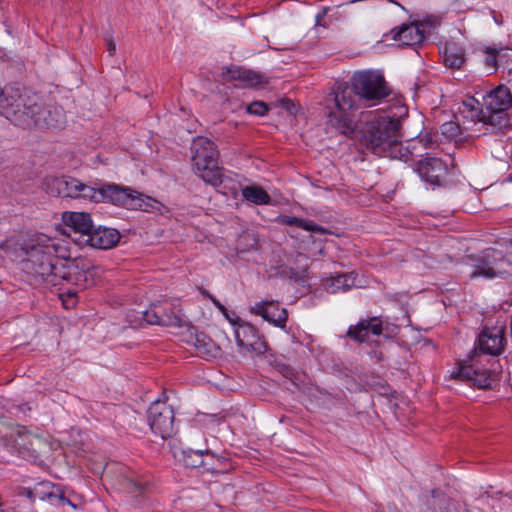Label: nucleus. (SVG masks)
I'll return each instance as SVG.
<instances>
[{"instance_id": "nucleus-13", "label": "nucleus", "mask_w": 512, "mask_h": 512, "mask_svg": "<svg viewBox=\"0 0 512 512\" xmlns=\"http://www.w3.org/2000/svg\"><path fill=\"white\" fill-rule=\"evenodd\" d=\"M225 81H239L241 87L260 88L268 84V78L254 70L239 66H230L223 70Z\"/></svg>"}, {"instance_id": "nucleus-12", "label": "nucleus", "mask_w": 512, "mask_h": 512, "mask_svg": "<svg viewBox=\"0 0 512 512\" xmlns=\"http://www.w3.org/2000/svg\"><path fill=\"white\" fill-rule=\"evenodd\" d=\"M31 126L60 128L66 122L64 110L59 106H49L43 108L36 102V107L31 111Z\"/></svg>"}, {"instance_id": "nucleus-39", "label": "nucleus", "mask_w": 512, "mask_h": 512, "mask_svg": "<svg viewBox=\"0 0 512 512\" xmlns=\"http://www.w3.org/2000/svg\"><path fill=\"white\" fill-rule=\"evenodd\" d=\"M106 48L110 55H114L116 52V43L113 40L112 36L106 37Z\"/></svg>"}, {"instance_id": "nucleus-24", "label": "nucleus", "mask_w": 512, "mask_h": 512, "mask_svg": "<svg viewBox=\"0 0 512 512\" xmlns=\"http://www.w3.org/2000/svg\"><path fill=\"white\" fill-rule=\"evenodd\" d=\"M356 275L354 273L349 274H337L335 276H329L323 280V287L329 293L345 292L352 287H358L356 284Z\"/></svg>"}, {"instance_id": "nucleus-37", "label": "nucleus", "mask_w": 512, "mask_h": 512, "mask_svg": "<svg viewBox=\"0 0 512 512\" xmlns=\"http://www.w3.org/2000/svg\"><path fill=\"white\" fill-rule=\"evenodd\" d=\"M416 143L422 144L423 147L431 148L435 145L436 141L432 134L426 133L420 136Z\"/></svg>"}, {"instance_id": "nucleus-21", "label": "nucleus", "mask_w": 512, "mask_h": 512, "mask_svg": "<svg viewBox=\"0 0 512 512\" xmlns=\"http://www.w3.org/2000/svg\"><path fill=\"white\" fill-rule=\"evenodd\" d=\"M28 496L33 501H56L60 505H70L73 508L76 507L71 503L70 500L64 497V494L60 487H57L48 481L40 482L37 485H35V487L29 491Z\"/></svg>"}, {"instance_id": "nucleus-7", "label": "nucleus", "mask_w": 512, "mask_h": 512, "mask_svg": "<svg viewBox=\"0 0 512 512\" xmlns=\"http://www.w3.org/2000/svg\"><path fill=\"white\" fill-rule=\"evenodd\" d=\"M511 106L510 90L506 86L500 85L484 97L480 121L494 127H502L507 122L506 111Z\"/></svg>"}, {"instance_id": "nucleus-15", "label": "nucleus", "mask_w": 512, "mask_h": 512, "mask_svg": "<svg viewBox=\"0 0 512 512\" xmlns=\"http://www.w3.org/2000/svg\"><path fill=\"white\" fill-rule=\"evenodd\" d=\"M62 221L70 229L69 235L81 245L93 226L90 214L86 212L66 211L62 214Z\"/></svg>"}, {"instance_id": "nucleus-28", "label": "nucleus", "mask_w": 512, "mask_h": 512, "mask_svg": "<svg viewBox=\"0 0 512 512\" xmlns=\"http://www.w3.org/2000/svg\"><path fill=\"white\" fill-rule=\"evenodd\" d=\"M382 154L393 159L407 161L411 152L409 147H404L400 142V132L398 131L395 135V142L391 143V145H389Z\"/></svg>"}, {"instance_id": "nucleus-2", "label": "nucleus", "mask_w": 512, "mask_h": 512, "mask_svg": "<svg viewBox=\"0 0 512 512\" xmlns=\"http://www.w3.org/2000/svg\"><path fill=\"white\" fill-rule=\"evenodd\" d=\"M6 257L12 261L22 260L26 269L34 274H49L51 266L44 263V257H51L57 251L53 238L45 234H35L28 239L10 237L0 245Z\"/></svg>"}, {"instance_id": "nucleus-19", "label": "nucleus", "mask_w": 512, "mask_h": 512, "mask_svg": "<svg viewBox=\"0 0 512 512\" xmlns=\"http://www.w3.org/2000/svg\"><path fill=\"white\" fill-rule=\"evenodd\" d=\"M420 177L431 185H440L441 179L446 173V165L436 157H425L417 165Z\"/></svg>"}, {"instance_id": "nucleus-26", "label": "nucleus", "mask_w": 512, "mask_h": 512, "mask_svg": "<svg viewBox=\"0 0 512 512\" xmlns=\"http://www.w3.org/2000/svg\"><path fill=\"white\" fill-rule=\"evenodd\" d=\"M129 209H139L145 212L161 211L162 204L149 197L130 189V202L125 206Z\"/></svg>"}, {"instance_id": "nucleus-18", "label": "nucleus", "mask_w": 512, "mask_h": 512, "mask_svg": "<svg viewBox=\"0 0 512 512\" xmlns=\"http://www.w3.org/2000/svg\"><path fill=\"white\" fill-rule=\"evenodd\" d=\"M120 240V234L117 230L105 227L91 228L83 244L97 249H111Z\"/></svg>"}, {"instance_id": "nucleus-32", "label": "nucleus", "mask_w": 512, "mask_h": 512, "mask_svg": "<svg viewBox=\"0 0 512 512\" xmlns=\"http://www.w3.org/2000/svg\"><path fill=\"white\" fill-rule=\"evenodd\" d=\"M442 134L445 135L447 138L454 140V141H460L462 139V130L459 125V123L454 121L445 122L441 126Z\"/></svg>"}, {"instance_id": "nucleus-5", "label": "nucleus", "mask_w": 512, "mask_h": 512, "mask_svg": "<svg viewBox=\"0 0 512 512\" xmlns=\"http://www.w3.org/2000/svg\"><path fill=\"white\" fill-rule=\"evenodd\" d=\"M36 107L35 96H30L18 85H8L0 93V112L15 125L31 127V111Z\"/></svg>"}, {"instance_id": "nucleus-3", "label": "nucleus", "mask_w": 512, "mask_h": 512, "mask_svg": "<svg viewBox=\"0 0 512 512\" xmlns=\"http://www.w3.org/2000/svg\"><path fill=\"white\" fill-rule=\"evenodd\" d=\"M57 251L51 254V257H44V263L51 266L49 274H38L48 283L57 286L64 283L84 287L87 277L83 269L77 262L69 258V253L63 241L53 238Z\"/></svg>"}, {"instance_id": "nucleus-34", "label": "nucleus", "mask_w": 512, "mask_h": 512, "mask_svg": "<svg viewBox=\"0 0 512 512\" xmlns=\"http://www.w3.org/2000/svg\"><path fill=\"white\" fill-rule=\"evenodd\" d=\"M246 111L250 114L263 116L268 111V107L262 101H255L246 107Z\"/></svg>"}, {"instance_id": "nucleus-6", "label": "nucleus", "mask_w": 512, "mask_h": 512, "mask_svg": "<svg viewBox=\"0 0 512 512\" xmlns=\"http://www.w3.org/2000/svg\"><path fill=\"white\" fill-rule=\"evenodd\" d=\"M400 131V122L389 117L377 118L365 126L362 142L370 150L382 154L395 142L396 132Z\"/></svg>"}, {"instance_id": "nucleus-36", "label": "nucleus", "mask_w": 512, "mask_h": 512, "mask_svg": "<svg viewBox=\"0 0 512 512\" xmlns=\"http://www.w3.org/2000/svg\"><path fill=\"white\" fill-rule=\"evenodd\" d=\"M498 57L501 64L508 65L510 62L512 63V49L511 48H503L498 51Z\"/></svg>"}, {"instance_id": "nucleus-9", "label": "nucleus", "mask_w": 512, "mask_h": 512, "mask_svg": "<svg viewBox=\"0 0 512 512\" xmlns=\"http://www.w3.org/2000/svg\"><path fill=\"white\" fill-rule=\"evenodd\" d=\"M43 186L48 194L55 197H69L89 201L92 192V186L67 176H47L44 179Z\"/></svg>"}, {"instance_id": "nucleus-23", "label": "nucleus", "mask_w": 512, "mask_h": 512, "mask_svg": "<svg viewBox=\"0 0 512 512\" xmlns=\"http://www.w3.org/2000/svg\"><path fill=\"white\" fill-rule=\"evenodd\" d=\"M382 334V322L378 318H371L360 321L356 326L350 327L348 336L359 342L370 340V336H379Z\"/></svg>"}, {"instance_id": "nucleus-20", "label": "nucleus", "mask_w": 512, "mask_h": 512, "mask_svg": "<svg viewBox=\"0 0 512 512\" xmlns=\"http://www.w3.org/2000/svg\"><path fill=\"white\" fill-rule=\"evenodd\" d=\"M251 312L281 328L285 327L288 317L286 309L280 308L279 305L273 301L258 302L251 307Z\"/></svg>"}, {"instance_id": "nucleus-31", "label": "nucleus", "mask_w": 512, "mask_h": 512, "mask_svg": "<svg viewBox=\"0 0 512 512\" xmlns=\"http://www.w3.org/2000/svg\"><path fill=\"white\" fill-rule=\"evenodd\" d=\"M243 197L257 205L267 204L270 201V196L261 187L249 186L242 190Z\"/></svg>"}, {"instance_id": "nucleus-27", "label": "nucleus", "mask_w": 512, "mask_h": 512, "mask_svg": "<svg viewBox=\"0 0 512 512\" xmlns=\"http://www.w3.org/2000/svg\"><path fill=\"white\" fill-rule=\"evenodd\" d=\"M453 375L460 379L472 380L479 388H487L491 384L490 376L487 372H477L470 366H461L453 372Z\"/></svg>"}, {"instance_id": "nucleus-33", "label": "nucleus", "mask_w": 512, "mask_h": 512, "mask_svg": "<svg viewBox=\"0 0 512 512\" xmlns=\"http://www.w3.org/2000/svg\"><path fill=\"white\" fill-rule=\"evenodd\" d=\"M119 481L120 484L131 494L141 493L143 490V484L138 482L132 476L123 475Z\"/></svg>"}, {"instance_id": "nucleus-30", "label": "nucleus", "mask_w": 512, "mask_h": 512, "mask_svg": "<svg viewBox=\"0 0 512 512\" xmlns=\"http://www.w3.org/2000/svg\"><path fill=\"white\" fill-rule=\"evenodd\" d=\"M464 52L454 45H447L444 52V62L450 68H460L464 63Z\"/></svg>"}, {"instance_id": "nucleus-17", "label": "nucleus", "mask_w": 512, "mask_h": 512, "mask_svg": "<svg viewBox=\"0 0 512 512\" xmlns=\"http://www.w3.org/2000/svg\"><path fill=\"white\" fill-rule=\"evenodd\" d=\"M419 23L402 24L387 35L398 47L415 46L422 43L424 32Z\"/></svg>"}, {"instance_id": "nucleus-35", "label": "nucleus", "mask_w": 512, "mask_h": 512, "mask_svg": "<svg viewBox=\"0 0 512 512\" xmlns=\"http://www.w3.org/2000/svg\"><path fill=\"white\" fill-rule=\"evenodd\" d=\"M499 61L498 51L494 52L491 50H487V56L485 58V66L489 71H495L497 68V64Z\"/></svg>"}, {"instance_id": "nucleus-38", "label": "nucleus", "mask_w": 512, "mask_h": 512, "mask_svg": "<svg viewBox=\"0 0 512 512\" xmlns=\"http://www.w3.org/2000/svg\"><path fill=\"white\" fill-rule=\"evenodd\" d=\"M207 461L208 463L213 464L215 467H217V470H215L214 472H224V470L221 468L222 463L225 461L224 458L214 455L213 460L208 459Z\"/></svg>"}, {"instance_id": "nucleus-1", "label": "nucleus", "mask_w": 512, "mask_h": 512, "mask_svg": "<svg viewBox=\"0 0 512 512\" xmlns=\"http://www.w3.org/2000/svg\"><path fill=\"white\" fill-rule=\"evenodd\" d=\"M351 84L352 88L338 86L326 103L327 125L342 134L353 131L359 98L379 101L389 94L383 75L377 71H357Z\"/></svg>"}, {"instance_id": "nucleus-4", "label": "nucleus", "mask_w": 512, "mask_h": 512, "mask_svg": "<svg viewBox=\"0 0 512 512\" xmlns=\"http://www.w3.org/2000/svg\"><path fill=\"white\" fill-rule=\"evenodd\" d=\"M192 164L195 173L207 184L217 187L222 183L223 169L218 165L219 153L215 144L205 137L193 140Z\"/></svg>"}, {"instance_id": "nucleus-16", "label": "nucleus", "mask_w": 512, "mask_h": 512, "mask_svg": "<svg viewBox=\"0 0 512 512\" xmlns=\"http://www.w3.org/2000/svg\"><path fill=\"white\" fill-rule=\"evenodd\" d=\"M504 345V326L497 325L482 331L478 337L477 350L485 354L497 356L503 351Z\"/></svg>"}, {"instance_id": "nucleus-14", "label": "nucleus", "mask_w": 512, "mask_h": 512, "mask_svg": "<svg viewBox=\"0 0 512 512\" xmlns=\"http://www.w3.org/2000/svg\"><path fill=\"white\" fill-rule=\"evenodd\" d=\"M89 201L94 203L110 202L125 207L130 202V189L115 184H105L98 188L92 187Z\"/></svg>"}, {"instance_id": "nucleus-10", "label": "nucleus", "mask_w": 512, "mask_h": 512, "mask_svg": "<svg viewBox=\"0 0 512 512\" xmlns=\"http://www.w3.org/2000/svg\"><path fill=\"white\" fill-rule=\"evenodd\" d=\"M150 428L162 439L174 433V412L165 402L155 401L148 410Z\"/></svg>"}, {"instance_id": "nucleus-22", "label": "nucleus", "mask_w": 512, "mask_h": 512, "mask_svg": "<svg viewBox=\"0 0 512 512\" xmlns=\"http://www.w3.org/2000/svg\"><path fill=\"white\" fill-rule=\"evenodd\" d=\"M235 338L238 346L244 351L261 353L265 346L260 341L256 329L250 324H241L235 330Z\"/></svg>"}, {"instance_id": "nucleus-25", "label": "nucleus", "mask_w": 512, "mask_h": 512, "mask_svg": "<svg viewBox=\"0 0 512 512\" xmlns=\"http://www.w3.org/2000/svg\"><path fill=\"white\" fill-rule=\"evenodd\" d=\"M208 459L213 460L214 454L210 451L188 450L183 451V462L189 467H203L207 471H215L217 467L208 463Z\"/></svg>"}, {"instance_id": "nucleus-8", "label": "nucleus", "mask_w": 512, "mask_h": 512, "mask_svg": "<svg viewBox=\"0 0 512 512\" xmlns=\"http://www.w3.org/2000/svg\"><path fill=\"white\" fill-rule=\"evenodd\" d=\"M471 278L483 277L487 279L504 277L512 273V263L501 252L486 251L482 256L472 259Z\"/></svg>"}, {"instance_id": "nucleus-41", "label": "nucleus", "mask_w": 512, "mask_h": 512, "mask_svg": "<svg viewBox=\"0 0 512 512\" xmlns=\"http://www.w3.org/2000/svg\"><path fill=\"white\" fill-rule=\"evenodd\" d=\"M511 179H512V176H511Z\"/></svg>"}, {"instance_id": "nucleus-29", "label": "nucleus", "mask_w": 512, "mask_h": 512, "mask_svg": "<svg viewBox=\"0 0 512 512\" xmlns=\"http://www.w3.org/2000/svg\"><path fill=\"white\" fill-rule=\"evenodd\" d=\"M278 221L281 224L300 227L307 231L317 232L320 234L326 233V230L324 228L316 225L312 221H305L298 217L281 216Z\"/></svg>"}, {"instance_id": "nucleus-11", "label": "nucleus", "mask_w": 512, "mask_h": 512, "mask_svg": "<svg viewBox=\"0 0 512 512\" xmlns=\"http://www.w3.org/2000/svg\"><path fill=\"white\" fill-rule=\"evenodd\" d=\"M171 306L167 301L164 304H153L143 313L144 320L149 324L182 327L185 324L183 315L180 310L175 311Z\"/></svg>"}, {"instance_id": "nucleus-40", "label": "nucleus", "mask_w": 512, "mask_h": 512, "mask_svg": "<svg viewBox=\"0 0 512 512\" xmlns=\"http://www.w3.org/2000/svg\"><path fill=\"white\" fill-rule=\"evenodd\" d=\"M208 297L211 299L212 303L223 313L226 314L227 310L226 308L213 296L208 295Z\"/></svg>"}]
</instances>
